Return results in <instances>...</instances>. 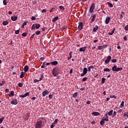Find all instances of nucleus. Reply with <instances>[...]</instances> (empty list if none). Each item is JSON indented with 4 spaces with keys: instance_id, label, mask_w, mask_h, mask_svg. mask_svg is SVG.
<instances>
[{
    "instance_id": "33",
    "label": "nucleus",
    "mask_w": 128,
    "mask_h": 128,
    "mask_svg": "<svg viewBox=\"0 0 128 128\" xmlns=\"http://www.w3.org/2000/svg\"><path fill=\"white\" fill-rule=\"evenodd\" d=\"M123 68H117V70H116V72H120V71H122V70Z\"/></svg>"
},
{
    "instance_id": "46",
    "label": "nucleus",
    "mask_w": 128,
    "mask_h": 128,
    "mask_svg": "<svg viewBox=\"0 0 128 128\" xmlns=\"http://www.w3.org/2000/svg\"><path fill=\"white\" fill-rule=\"evenodd\" d=\"M59 8L60 10H64V8L62 6H60Z\"/></svg>"
},
{
    "instance_id": "5",
    "label": "nucleus",
    "mask_w": 128,
    "mask_h": 128,
    "mask_svg": "<svg viewBox=\"0 0 128 128\" xmlns=\"http://www.w3.org/2000/svg\"><path fill=\"white\" fill-rule=\"evenodd\" d=\"M82 26H84V23H82V22H78V30H82Z\"/></svg>"
},
{
    "instance_id": "21",
    "label": "nucleus",
    "mask_w": 128,
    "mask_h": 128,
    "mask_svg": "<svg viewBox=\"0 0 128 128\" xmlns=\"http://www.w3.org/2000/svg\"><path fill=\"white\" fill-rule=\"evenodd\" d=\"M114 30H116V28H114L112 32H108V34H109V36H112V34H114Z\"/></svg>"
},
{
    "instance_id": "57",
    "label": "nucleus",
    "mask_w": 128,
    "mask_h": 128,
    "mask_svg": "<svg viewBox=\"0 0 128 128\" xmlns=\"http://www.w3.org/2000/svg\"><path fill=\"white\" fill-rule=\"evenodd\" d=\"M4 84H6V81L2 80V82L1 84H2V86H4Z\"/></svg>"
},
{
    "instance_id": "26",
    "label": "nucleus",
    "mask_w": 128,
    "mask_h": 128,
    "mask_svg": "<svg viewBox=\"0 0 128 128\" xmlns=\"http://www.w3.org/2000/svg\"><path fill=\"white\" fill-rule=\"evenodd\" d=\"M104 82H106V78H102V79L101 84H104Z\"/></svg>"
},
{
    "instance_id": "8",
    "label": "nucleus",
    "mask_w": 128,
    "mask_h": 128,
    "mask_svg": "<svg viewBox=\"0 0 128 128\" xmlns=\"http://www.w3.org/2000/svg\"><path fill=\"white\" fill-rule=\"evenodd\" d=\"M49 94L48 90H46L42 92V96H46V94Z\"/></svg>"
},
{
    "instance_id": "54",
    "label": "nucleus",
    "mask_w": 128,
    "mask_h": 128,
    "mask_svg": "<svg viewBox=\"0 0 128 128\" xmlns=\"http://www.w3.org/2000/svg\"><path fill=\"white\" fill-rule=\"evenodd\" d=\"M58 119H56L54 121V122H53V124H58Z\"/></svg>"
},
{
    "instance_id": "11",
    "label": "nucleus",
    "mask_w": 128,
    "mask_h": 128,
    "mask_svg": "<svg viewBox=\"0 0 128 128\" xmlns=\"http://www.w3.org/2000/svg\"><path fill=\"white\" fill-rule=\"evenodd\" d=\"M11 20L13 22H16V20H18V16H12Z\"/></svg>"
},
{
    "instance_id": "17",
    "label": "nucleus",
    "mask_w": 128,
    "mask_h": 128,
    "mask_svg": "<svg viewBox=\"0 0 128 128\" xmlns=\"http://www.w3.org/2000/svg\"><path fill=\"white\" fill-rule=\"evenodd\" d=\"M50 64H52V66H56V64H58V61H54V62H50Z\"/></svg>"
},
{
    "instance_id": "10",
    "label": "nucleus",
    "mask_w": 128,
    "mask_h": 128,
    "mask_svg": "<svg viewBox=\"0 0 128 128\" xmlns=\"http://www.w3.org/2000/svg\"><path fill=\"white\" fill-rule=\"evenodd\" d=\"M103 118H104V120H106V122H108V114H105Z\"/></svg>"
},
{
    "instance_id": "58",
    "label": "nucleus",
    "mask_w": 128,
    "mask_h": 128,
    "mask_svg": "<svg viewBox=\"0 0 128 128\" xmlns=\"http://www.w3.org/2000/svg\"><path fill=\"white\" fill-rule=\"evenodd\" d=\"M40 60H42V62H44V57H41L40 58Z\"/></svg>"
},
{
    "instance_id": "20",
    "label": "nucleus",
    "mask_w": 128,
    "mask_h": 128,
    "mask_svg": "<svg viewBox=\"0 0 128 128\" xmlns=\"http://www.w3.org/2000/svg\"><path fill=\"white\" fill-rule=\"evenodd\" d=\"M8 96L10 98H12V96H14V91H11Z\"/></svg>"
},
{
    "instance_id": "2",
    "label": "nucleus",
    "mask_w": 128,
    "mask_h": 128,
    "mask_svg": "<svg viewBox=\"0 0 128 128\" xmlns=\"http://www.w3.org/2000/svg\"><path fill=\"white\" fill-rule=\"evenodd\" d=\"M52 74L54 76H58V71L56 68H54L52 70Z\"/></svg>"
},
{
    "instance_id": "64",
    "label": "nucleus",
    "mask_w": 128,
    "mask_h": 128,
    "mask_svg": "<svg viewBox=\"0 0 128 128\" xmlns=\"http://www.w3.org/2000/svg\"><path fill=\"white\" fill-rule=\"evenodd\" d=\"M92 13H90V12H89L88 14V16H92Z\"/></svg>"
},
{
    "instance_id": "15",
    "label": "nucleus",
    "mask_w": 128,
    "mask_h": 128,
    "mask_svg": "<svg viewBox=\"0 0 128 128\" xmlns=\"http://www.w3.org/2000/svg\"><path fill=\"white\" fill-rule=\"evenodd\" d=\"M92 114L93 116H100V112H94L92 113Z\"/></svg>"
},
{
    "instance_id": "24",
    "label": "nucleus",
    "mask_w": 128,
    "mask_h": 128,
    "mask_svg": "<svg viewBox=\"0 0 128 128\" xmlns=\"http://www.w3.org/2000/svg\"><path fill=\"white\" fill-rule=\"evenodd\" d=\"M72 52H70L69 54L70 56L68 58V60H70V58H72Z\"/></svg>"
},
{
    "instance_id": "25",
    "label": "nucleus",
    "mask_w": 128,
    "mask_h": 128,
    "mask_svg": "<svg viewBox=\"0 0 128 128\" xmlns=\"http://www.w3.org/2000/svg\"><path fill=\"white\" fill-rule=\"evenodd\" d=\"M2 24L4 26H8V21H6V20L2 22Z\"/></svg>"
},
{
    "instance_id": "62",
    "label": "nucleus",
    "mask_w": 128,
    "mask_h": 128,
    "mask_svg": "<svg viewBox=\"0 0 128 128\" xmlns=\"http://www.w3.org/2000/svg\"><path fill=\"white\" fill-rule=\"evenodd\" d=\"M10 92V90L8 88H6L5 90V92Z\"/></svg>"
},
{
    "instance_id": "18",
    "label": "nucleus",
    "mask_w": 128,
    "mask_h": 128,
    "mask_svg": "<svg viewBox=\"0 0 128 128\" xmlns=\"http://www.w3.org/2000/svg\"><path fill=\"white\" fill-rule=\"evenodd\" d=\"M35 26L36 30H38L40 28V24H35Z\"/></svg>"
},
{
    "instance_id": "12",
    "label": "nucleus",
    "mask_w": 128,
    "mask_h": 128,
    "mask_svg": "<svg viewBox=\"0 0 128 128\" xmlns=\"http://www.w3.org/2000/svg\"><path fill=\"white\" fill-rule=\"evenodd\" d=\"M30 96V94H28V92H26L24 94V95H20V98H26V96Z\"/></svg>"
},
{
    "instance_id": "47",
    "label": "nucleus",
    "mask_w": 128,
    "mask_h": 128,
    "mask_svg": "<svg viewBox=\"0 0 128 128\" xmlns=\"http://www.w3.org/2000/svg\"><path fill=\"white\" fill-rule=\"evenodd\" d=\"M16 34H20V30L15 31Z\"/></svg>"
},
{
    "instance_id": "44",
    "label": "nucleus",
    "mask_w": 128,
    "mask_h": 128,
    "mask_svg": "<svg viewBox=\"0 0 128 128\" xmlns=\"http://www.w3.org/2000/svg\"><path fill=\"white\" fill-rule=\"evenodd\" d=\"M36 32V34L38 35V34H40V30H37V31L36 32Z\"/></svg>"
},
{
    "instance_id": "14",
    "label": "nucleus",
    "mask_w": 128,
    "mask_h": 128,
    "mask_svg": "<svg viewBox=\"0 0 128 128\" xmlns=\"http://www.w3.org/2000/svg\"><path fill=\"white\" fill-rule=\"evenodd\" d=\"M98 30V26L96 25L93 28V32H96Z\"/></svg>"
},
{
    "instance_id": "56",
    "label": "nucleus",
    "mask_w": 128,
    "mask_h": 128,
    "mask_svg": "<svg viewBox=\"0 0 128 128\" xmlns=\"http://www.w3.org/2000/svg\"><path fill=\"white\" fill-rule=\"evenodd\" d=\"M62 28V30H66V28H68V26H63Z\"/></svg>"
},
{
    "instance_id": "22",
    "label": "nucleus",
    "mask_w": 128,
    "mask_h": 128,
    "mask_svg": "<svg viewBox=\"0 0 128 128\" xmlns=\"http://www.w3.org/2000/svg\"><path fill=\"white\" fill-rule=\"evenodd\" d=\"M58 20V16H56L52 19V22H56V21Z\"/></svg>"
},
{
    "instance_id": "28",
    "label": "nucleus",
    "mask_w": 128,
    "mask_h": 128,
    "mask_svg": "<svg viewBox=\"0 0 128 128\" xmlns=\"http://www.w3.org/2000/svg\"><path fill=\"white\" fill-rule=\"evenodd\" d=\"M124 101H122V103L120 104V108H124Z\"/></svg>"
},
{
    "instance_id": "9",
    "label": "nucleus",
    "mask_w": 128,
    "mask_h": 128,
    "mask_svg": "<svg viewBox=\"0 0 128 128\" xmlns=\"http://www.w3.org/2000/svg\"><path fill=\"white\" fill-rule=\"evenodd\" d=\"M107 46H106V45H103V46H99L98 48V50H102V48H106Z\"/></svg>"
},
{
    "instance_id": "39",
    "label": "nucleus",
    "mask_w": 128,
    "mask_h": 128,
    "mask_svg": "<svg viewBox=\"0 0 128 128\" xmlns=\"http://www.w3.org/2000/svg\"><path fill=\"white\" fill-rule=\"evenodd\" d=\"M35 35H36V34H32V36H30V40H31L34 39V36Z\"/></svg>"
},
{
    "instance_id": "52",
    "label": "nucleus",
    "mask_w": 128,
    "mask_h": 128,
    "mask_svg": "<svg viewBox=\"0 0 128 128\" xmlns=\"http://www.w3.org/2000/svg\"><path fill=\"white\" fill-rule=\"evenodd\" d=\"M54 8H52L50 10V12H54Z\"/></svg>"
},
{
    "instance_id": "41",
    "label": "nucleus",
    "mask_w": 128,
    "mask_h": 128,
    "mask_svg": "<svg viewBox=\"0 0 128 128\" xmlns=\"http://www.w3.org/2000/svg\"><path fill=\"white\" fill-rule=\"evenodd\" d=\"M110 98H116V96L114 95H111L110 96Z\"/></svg>"
},
{
    "instance_id": "35",
    "label": "nucleus",
    "mask_w": 128,
    "mask_h": 128,
    "mask_svg": "<svg viewBox=\"0 0 128 128\" xmlns=\"http://www.w3.org/2000/svg\"><path fill=\"white\" fill-rule=\"evenodd\" d=\"M24 76V72H22L20 76V78H22Z\"/></svg>"
},
{
    "instance_id": "13",
    "label": "nucleus",
    "mask_w": 128,
    "mask_h": 128,
    "mask_svg": "<svg viewBox=\"0 0 128 128\" xmlns=\"http://www.w3.org/2000/svg\"><path fill=\"white\" fill-rule=\"evenodd\" d=\"M86 47H82L80 48L79 50L80 52H86Z\"/></svg>"
},
{
    "instance_id": "55",
    "label": "nucleus",
    "mask_w": 128,
    "mask_h": 128,
    "mask_svg": "<svg viewBox=\"0 0 128 128\" xmlns=\"http://www.w3.org/2000/svg\"><path fill=\"white\" fill-rule=\"evenodd\" d=\"M95 18H92V19L91 20L90 22H94Z\"/></svg>"
},
{
    "instance_id": "29",
    "label": "nucleus",
    "mask_w": 128,
    "mask_h": 128,
    "mask_svg": "<svg viewBox=\"0 0 128 128\" xmlns=\"http://www.w3.org/2000/svg\"><path fill=\"white\" fill-rule=\"evenodd\" d=\"M107 4L108 5V6H110V8H113V6H114L112 5V4L110 2H108Z\"/></svg>"
},
{
    "instance_id": "50",
    "label": "nucleus",
    "mask_w": 128,
    "mask_h": 128,
    "mask_svg": "<svg viewBox=\"0 0 128 128\" xmlns=\"http://www.w3.org/2000/svg\"><path fill=\"white\" fill-rule=\"evenodd\" d=\"M40 82V80L36 79L34 80V82Z\"/></svg>"
},
{
    "instance_id": "59",
    "label": "nucleus",
    "mask_w": 128,
    "mask_h": 128,
    "mask_svg": "<svg viewBox=\"0 0 128 128\" xmlns=\"http://www.w3.org/2000/svg\"><path fill=\"white\" fill-rule=\"evenodd\" d=\"M92 18H96V14H94L92 16Z\"/></svg>"
},
{
    "instance_id": "61",
    "label": "nucleus",
    "mask_w": 128,
    "mask_h": 128,
    "mask_svg": "<svg viewBox=\"0 0 128 128\" xmlns=\"http://www.w3.org/2000/svg\"><path fill=\"white\" fill-rule=\"evenodd\" d=\"M48 98H50V99L52 98V94H50V95L48 96Z\"/></svg>"
},
{
    "instance_id": "4",
    "label": "nucleus",
    "mask_w": 128,
    "mask_h": 128,
    "mask_svg": "<svg viewBox=\"0 0 128 128\" xmlns=\"http://www.w3.org/2000/svg\"><path fill=\"white\" fill-rule=\"evenodd\" d=\"M110 60H112V56H108L105 60V64H108Z\"/></svg>"
},
{
    "instance_id": "43",
    "label": "nucleus",
    "mask_w": 128,
    "mask_h": 128,
    "mask_svg": "<svg viewBox=\"0 0 128 128\" xmlns=\"http://www.w3.org/2000/svg\"><path fill=\"white\" fill-rule=\"evenodd\" d=\"M18 86H19L20 88H22V84L21 82H20L18 84Z\"/></svg>"
},
{
    "instance_id": "36",
    "label": "nucleus",
    "mask_w": 128,
    "mask_h": 128,
    "mask_svg": "<svg viewBox=\"0 0 128 128\" xmlns=\"http://www.w3.org/2000/svg\"><path fill=\"white\" fill-rule=\"evenodd\" d=\"M4 117H2L0 118V124L4 122Z\"/></svg>"
},
{
    "instance_id": "30",
    "label": "nucleus",
    "mask_w": 128,
    "mask_h": 128,
    "mask_svg": "<svg viewBox=\"0 0 128 128\" xmlns=\"http://www.w3.org/2000/svg\"><path fill=\"white\" fill-rule=\"evenodd\" d=\"M114 112V110H112L108 112V116H112V112Z\"/></svg>"
},
{
    "instance_id": "32",
    "label": "nucleus",
    "mask_w": 128,
    "mask_h": 128,
    "mask_svg": "<svg viewBox=\"0 0 128 128\" xmlns=\"http://www.w3.org/2000/svg\"><path fill=\"white\" fill-rule=\"evenodd\" d=\"M78 92H74L72 95V97L74 98H76V96H78Z\"/></svg>"
},
{
    "instance_id": "31",
    "label": "nucleus",
    "mask_w": 128,
    "mask_h": 128,
    "mask_svg": "<svg viewBox=\"0 0 128 128\" xmlns=\"http://www.w3.org/2000/svg\"><path fill=\"white\" fill-rule=\"evenodd\" d=\"M104 72H110V70L108 68H105L104 69Z\"/></svg>"
},
{
    "instance_id": "49",
    "label": "nucleus",
    "mask_w": 128,
    "mask_h": 128,
    "mask_svg": "<svg viewBox=\"0 0 128 128\" xmlns=\"http://www.w3.org/2000/svg\"><path fill=\"white\" fill-rule=\"evenodd\" d=\"M44 66H46V62H44L42 66H41V68H44Z\"/></svg>"
},
{
    "instance_id": "42",
    "label": "nucleus",
    "mask_w": 128,
    "mask_h": 128,
    "mask_svg": "<svg viewBox=\"0 0 128 128\" xmlns=\"http://www.w3.org/2000/svg\"><path fill=\"white\" fill-rule=\"evenodd\" d=\"M22 36H28V34L26 32H24L22 34Z\"/></svg>"
},
{
    "instance_id": "37",
    "label": "nucleus",
    "mask_w": 128,
    "mask_h": 128,
    "mask_svg": "<svg viewBox=\"0 0 128 128\" xmlns=\"http://www.w3.org/2000/svg\"><path fill=\"white\" fill-rule=\"evenodd\" d=\"M6 0H3V4L4 6H6V4H8V2H6Z\"/></svg>"
},
{
    "instance_id": "1",
    "label": "nucleus",
    "mask_w": 128,
    "mask_h": 128,
    "mask_svg": "<svg viewBox=\"0 0 128 128\" xmlns=\"http://www.w3.org/2000/svg\"><path fill=\"white\" fill-rule=\"evenodd\" d=\"M42 128V121H37L35 124V128Z\"/></svg>"
},
{
    "instance_id": "6",
    "label": "nucleus",
    "mask_w": 128,
    "mask_h": 128,
    "mask_svg": "<svg viewBox=\"0 0 128 128\" xmlns=\"http://www.w3.org/2000/svg\"><path fill=\"white\" fill-rule=\"evenodd\" d=\"M110 17L107 16L105 20V24H110Z\"/></svg>"
},
{
    "instance_id": "40",
    "label": "nucleus",
    "mask_w": 128,
    "mask_h": 128,
    "mask_svg": "<svg viewBox=\"0 0 128 128\" xmlns=\"http://www.w3.org/2000/svg\"><path fill=\"white\" fill-rule=\"evenodd\" d=\"M116 116V112L114 111V113H113V114H112V118H114V116Z\"/></svg>"
},
{
    "instance_id": "48",
    "label": "nucleus",
    "mask_w": 128,
    "mask_h": 128,
    "mask_svg": "<svg viewBox=\"0 0 128 128\" xmlns=\"http://www.w3.org/2000/svg\"><path fill=\"white\" fill-rule=\"evenodd\" d=\"M36 28V25L34 24H33L32 26V30H34Z\"/></svg>"
},
{
    "instance_id": "53",
    "label": "nucleus",
    "mask_w": 128,
    "mask_h": 128,
    "mask_svg": "<svg viewBox=\"0 0 128 128\" xmlns=\"http://www.w3.org/2000/svg\"><path fill=\"white\" fill-rule=\"evenodd\" d=\"M112 62H116V59H113V60H112Z\"/></svg>"
},
{
    "instance_id": "45",
    "label": "nucleus",
    "mask_w": 128,
    "mask_h": 128,
    "mask_svg": "<svg viewBox=\"0 0 128 128\" xmlns=\"http://www.w3.org/2000/svg\"><path fill=\"white\" fill-rule=\"evenodd\" d=\"M86 80H88V78L86 77H84L82 79V82H86Z\"/></svg>"
},
{
    "instance_id": "63",
    "label": "nucleus",
    "mask_w": 128,
    "mask_h": 128,
    "mask_svg": "<svg viewBox=\"0 0 128 128\" xmlns=\"http://www.w3.org/2000/svg\"><path fill=\"white\" fill-rule=\"evenodd\" d=\"M42 12H46V9H43L42 10Z\"/></svg>"
},
{
    "instance_id": "19",
    "label": "nucleus",
    "mask_w": 128,
    "mask_h": 128,
    "mask_svg": "<svg viewBox=\"0 0 128 128\" xmlns=\"http://www.w3.org/2000/svg\"><path fill=\"white\" fill-rule=\"evenodd\" d=\"M28 65H26L24 67V72H28Z\"/></svg>"
},
{
    "instance_id": "27",
    "label": "nucleus",
    "mask_w": 128,
    "mask_h": 128,
    "mask_svg": "<svg viewBox=\"0 0 128 128\" xmlns=\"http://www.w3.org/2000/svg\"><path fill=\"white\" fill-rule=\"evenodd\" d=\"M100 124L101 126H104V119L100 120Z\"/></svg>"
},
{
    "instance_id": "7",
    "label": "nucleus",
    "mask_w": 128,
    "mask_h": 128,
    "mask_svg": "<svg viewBox=\"0 0 128 128\" xmlns=\"http://www.w3.org/2000/svg\"><path fill=\"white\" fill-rule=\"evenodd\" d=\"M18 100L15 99L14 100H12L11 102V104H14V106H16L18 104Z\"/></svg>"
},
{
    "instance_id": "60",
    "label": "nucleus",
    "mask_w": 128,
    "mask_h": 128,
    "mask_svg": "<svg viewBox=\"0 0 128 128\" xmlns=\"http://www.w3.org/2000/svg\"><path fill=\"white\" fill-rule=\"evenodd\" d=\"M32 20H36V18L34 16L32 17Z\"/></svg>"
},
{
    "instance_id": "51",
    "label": "nucleus",
    "mask_w": 128,
    "mask_h": 128,
    "mask_svg": "<svg viewBox=\"0 0 128 128\" xmlns=\"http://www.w3.org/2000/svg\"><path fill=\"white\" fill-rule=\"evenodd\" d=\"M125 30H128V24H127L124 28Z\"/></svg>"
},
{
    "instance_id": "16",
    "label": "nucleus",
    "mask_w": 128,
    "mask_h": 128,
    "mask_svg": "<svg viewBox=\"0 0 128 128\" xmlns=\"http://www.w3.org/2000/svg\"><path fill=\"white\" fill-rule=\"evenodd\" d=\"M117 70H118V66L116 65H114V66L112 68V70L113 72H116Z\"/></svg>"
},
{
    "instance_id": "23",
    "label": "nucleus",
    "mask_w": 128,
    "mask_h": 128,
    "mask_svg": "<svg viewBox=\"0 0 128 128\" xmlns=\"http://www.w3.org/2000/svg\"><path fill=\"white\" fill-rule=\"evenodd\" d=\"M83 73L86 74H88V68H84L83 70Z\"/></svg>"
},
{
    "instance_id": "3",
    "label": "nucleus",
    "mask_w": 128,
    "mask_h": 128,
    "mask_svg": "<svg viewBox=\"0 0 128 128\" xmlns=\"http://www.w3.org/2000/svg\"><path fill=\"white\" fill-rule=\"evenodd\" d=\"M94 10V3H92L89 10V12L92 13Z\"/></svg>"
},
{
    "instance_id": "38",
    "label": "nucleus",
    "mask_w": 128,
    "mask_h": 128,
    "mask_svg": "<svg viewBox=\"0 0 128 128\" xmlns=\"http://www.w3.org/2000/svg\"><path fill=\"white\" fill-rule=\"evenodd\" d=\"M44 78V74H42L41 75H40V80H42Z\"/></svg>"
},
{
    "instance_id": "34",
    "label": "nucleus",
    "mask_w": 128,
    "mask_h": 128,
    "mask_svg": "<svg viewBox=\"0 0 128 128\" xmlns=\"http://www.w3.org/2000/svg\"><path fill=\"white\" fill-rule=\"evenodd\" d=\"M123 116H126L127 118H128V111L127 112H126V113H124Z\"/></svg>"
}]
</instances>
